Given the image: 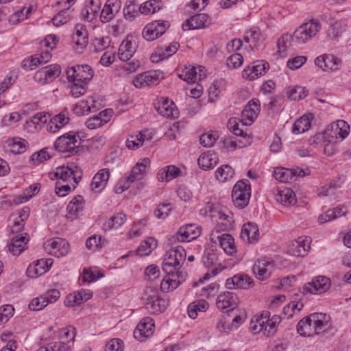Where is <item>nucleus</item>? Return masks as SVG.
<instances>
[{
    "mask_svg": "<svg viewBox=\"0 0 351 351\" xmlns=\"http://www.w3.org/2000/svg\"><path fill=\"white\" fill-rule=\"evenodd\" d=\"M329 316L325 313H315L302 319L297 324L298 332L304 337L313 336L328 328Z\"/></svg>",
    "mask_w": 351,
    "mask_h": 351,
    "instance_id": "f257e3e1",
    "label": "nucleus"
},
{
    "mask_svg": "<svg viewBox=\"0 0 351 351\" xmlns=\"http://www.w3.org/2000/svg\"><path fill=\"white\" fill-rule=\"evenodd\" d=\"M321 29V24L316 19L311 20L298 27L292 34L291 41L304 44L315 37Z\"/></svg>",
    "mask_w": 351,
    "mask_h": 351,
    "instance_id": "f03ea898",
    "label": "nucleus"
},
{
    "mask_svg": "<svg viewBox=\"0 0 351 351\" xmlns=\"http://www.w3.org/2000/svg\"><path fill=\"white\" fill-rule=\"evenodd\" d=\"M145 308L152 314H160L164 312L167 302L160 296L156 289L148 288L143 296Z\"/></svg>",
    "mask_w": 351,
    "mask_h": 351,
    "instance_id": "7ed1b4c3",
    "label": "nucleus"
},
{
    "mask_svg": "<svg viewBox=\"0 0 351 351\" xmlns=\"http://www.w3.org/2000/svg\"><path fill=\"white\" fill-rule=\"evenodd\" d=\"M251 196V188L247 180L238 181L232 191V199L236 207L243 208L247 206Z\"/></svg>",
    "mask_w": 351,
    "mask_h": 351,
    "instance_id": "20e7f679",
    "label": "nucleus"
},
{
    "mask_svg": "<svg viewBox=\"0 0 351 351\" xmlns=\"http://www.w3.org/2000/svg\"><path fill=\"white\" fill-rule=\"evenodd\" d=\"M92 68L87 64L77 65L68 69L67 79L69 82H78L86 85L93 77Z\"/></svg>",
    "mask_w": 351,
    "mask_h": 351,
    "instance_id": "39448f33",
    "label": "nucleus"
},
{
    "mask_svg": "<svg viewBox=\"0 0 351 351\" xmlns=\"http://www.w3.org/2000/svg\"><path fill=\"white\" fill-rule=\"evenodd\" d=\"M80 142L76 139L73 132L65 134L58 137L54 143L56 150L60 152H69L72 154L78 152Z\"/></svg>",
    "mask_w": 351,
    "mask_h": 351,
    "instance_id": "423d86ee",
    "label": "nucleus"
},
{
    "mask_svg": "<svg viewBox=\"0 0 351 351\" xmlns=\"http://www.w3.org/2000/svg\"><path fill=\"white\" fill-rule=\"evenodd\" d=\"M82 173L81 170L75 165H71L70 167H62L55 173V177H59L60 180L63 182L73 180L74 184L73 188L75 189L82 178Z\"/></svg>",
    "mask_w": 351,
    "mask_h": 351,
    "instance_id": "0eeeda50",
    "label": "nucleus"
},
{
    "mask_svg": "<svg viewBox=\"0 0 351 351\" xmlns=\"http://www.w3.org/2000/svg\"><path fill=\"white\" fill-rule=\"evenodd\" d=\"M169 27L168 21H154L145 27L143 32V36L147 40H154L162 35Z\"/></svg>",
    "mask_w": 351,
    "mask_h": 351,
    "instance_id": "6e6552de",
    "label": "nucleus"
},
{
    "mask_svg": "<svg viewBox=\"0 0 351 351\" xmlns=\"http://www.w3.org/2000/svg\"><path fill=\"white\" fill-rule=\"evenodd\" d=\"M330 286V280L326 276H317L304 285V289L308 293L316 294L326 291Z\"/></svg>",
    "mask_w": 351,
    "mask_h": 351,
    "instance_id": "1a4fd4ad",
    "label": "nucleus"
},
{
    "mask_svg": "<svg viewBox=\"0 0 351 351\" xmlns=\"http://www.w3.org/2000/svg\"><path fill=\"white\" fill-rule=\"evenodd\" d=\"M68 245L69 243L65 240L56 238L45 242L44 247L49 254L60 257L68 253Z\"/></svg>",
    "mask_w": 351,
    "mask_h": 351,
    "instance_id": "9d476101",
    "label": "nucleus"
},
{
    "mask_svg": "<svg viewBox=\"0 0 351 351\" xmlns=\"http://www.w3.org/2000/svg\"><path fill=\"white\" fill-rule=\"evenodd\" d=\"M269 69V64L263 60H258L253 65H249L242 72L243 78L248 80H254L263 75Z\"/></svg>",
    "mask_w": 351,
    "mask_h": 351,
    "instance_id": "9b49d317",
    "label": "nucleus"
},
{
    "mask_svg": "<svg viewBox=\"0 0 351 351\" xmlns=\"http://www.w3.org/2000/svg\"><path fill=\"white\" fill-rule=\"evenodd\" d=\"M315 63L324 71H334L340 68L341 60L332 55L324 54L318 56Z\"/></svg>",
    "mask_w": 351,
    "mask_h": 351,
    "instance_id": "f8f14e48",
    "label": "nucleus"
},
{
    "mask_svg": "<svg viewBox=\"0 0 351 351\" xmlns=\"http://www.w3.org/2000/svg\"><path fill=\"white\" fill-rule=\"evenodd\" d=\"M239 302V299L234 293L227 291L218 295L216 305L218 309L224 311L235 307Z\"/></svg>",
    "mask_w": 351,
    "mask_h": 351,
    "instance_id": "ddd939ff",
    "label": "nucleus"
},
{
    "mask_svg": "<svg viewBox=\"0 0 351 351\" xmlns=\"http://www.w3.org/2000/svg\"><path fill=\"white\" fill-rule=\"evenodd\" d=\"M154 324L150 317L143 318L136 326L134 330V337L141 340L143 337H148L153 334Z\"/></svg>",
    "mask_w": 351,
    "mask_h": 351,
    "instance_id": "4468645a",
    "label": "nucleus"
},
{
    "mask_svg": "<svg viewBox=\"0 0 351 351\" xmlns=\"http://www.w3.org/2000/svg\"><path fill=\"white\" fill-rule=\"evenodd\" d=\"M120 8V0H107L100 14L101 21L102 23L110 21L119 12Z\"/></svg>",
    "mask_w": 351,
    "mask_h": 351,
    "instance_id": "2eb2a0df",
    "label": "nucleus"
},
{
    "mask_svg": "<svg viewBox=\"0 0 351 351\" xmlns=\"http://www.w3.org/2000/svg\"><path fill=\"white\" fill-rule=\"evenodd\" d=\"M253 280L247 275L237 274L226 280V286L228 289H246L253 286Z\"/></svg>",
    "mask_w": 351,
    "mask_h": 351,
    "instance_id": "dca6fc26",
    "label": "nucleus"
},
{
    "mask_svg": "<svg viewBox=\"0 0 351 351\" xmlns=\"http://www.w3.org/2000/svg\"><path fill=\"white\" fill-rule=\"evenodd\" d=\"M199 234V228L190 223L180 228L176 234V239L180 242L190 241L196 239Z\"/></svg>",
    "mask_w": 351,
    "mask_h": 351,
    "instance_id": "f3484780",
    "label": "nucleus"
},
{
    "mask_svg": "<svg viewBox=\"0 0 351 351\" xmlns=\"http://www.w3.org/2000/svg\"><path fill=\"white\" fill-rule=\"evenodd\" d=\"M136 49L135 43H132L129 36L123 40L119 47V58L123 62H127L133 56Z\"/></svg>",
    "mask_w": 351,
    "mask_h": 351,
    "instance_id": "a211bd4d",
    "label": "nucleus"
},
{
    "mask_svg": "<svg viewBox=\"0 0 351 351\" xmlns=\"http://www.w3.org/2000/svg\"><path fill=\"white\" fill-rule=\"evenodd\" d=\"M110 178V171L108 169L99 170L93 177L90 184L92 191L101 192L106 186Z\"/></svg>",
    "mask_w": 351,
    "mask_h": 351,
    "instance_id": "6ab92c4d",
    "label": "nucleus"
},
{
    "mask_svg": "<svg viewBox=\"0 0 351 351\" xmlns=\"http://www.w3.org/2000/svg\"><path fill=\"white\" fill-rule=\"evenodd\" d=\"M310 249L308 240L300 237L289 245V252L294 256H304Z\"/></svg>",
    "mask_w": 351,
    "mask_h": 351,
    "instance_id": "aec40b11",
    "label": "nucleus"
},
{
    "mask_svg": "<svg viewBox=\"0 0 351 351\" xmlns=\"http://www.w3.org/2000/svg\"><path fill=\"white\" fill-rule=\"evenodd\" d=\"M259 111V101L258 99H253L245 106L241 112V117L243 119L249 121V124H251L254 119L257 117Z\"/></svg>",
    "mask_w": 351,
    "mask_h": 351,
    "instance_id": "412c9836",
    "label": "nucleus"
},
{
    "mask_svg": "<svg viewBox=\"0 0 351 351\" xmlns=\"http://www.w3.org/2000/svg\"><path fill=\"white\" fill-rule=\"evenodd\" d=\"M259 230L257 226L253 223L244 224L241 229V238L243 241L254 243L258 240Z\"/></svg>",
    "mask_w": 351,
    "mask_h": 351,
    "instance_id": "4be33fe9",
    "label": "nucleus"
},
{
    "mask_svg": "<svg viewBox=\"0 0 351 351\" xmlns=\"http://www.w3.org/2000/svg\"><path fill=\"white\" fill-rule=\"evenodd\" d=\"M208 16L205 14H198L192 16L182 25L184 31L203 28L207 22Z\"/></svg>",
    "mask_w": 351,
    "mask_h": 351,
    "instance_id": "5701e85b",
    "label": "nucleus"
},
{
    "mask_svg": "<svg viewBox=\"0 0 351 351\" xmlns=\"http://www.w3.org/2000/svg\"><path fill=\"white\" fill-rule=\"evenodd\" d=\"M150 160L148 158L141 159L137 164L132 168V170L128 177L130 182H134L136 180H141L145 173L146 168L149 165Z\"/></svg>",
    "mask_w": 351,
    "mask_h": 351,
    "instance_id": "b1692460",
    "label": "nucleus"
},
{
    "mask_svg": "<svg viewBox=\"0 0 351 351\" xmlns=\"http://www.w3.org/2000/svg\"><path fill=\"white\" fill-rule=\"evenodd\" d=\"M179 269L180 267L177 265V262H176L174 252L173 251V248H171L165 254L162 270L168 275H171L173 277H175L174 271ZM178 275V274H176V276Z\"/></svg>",
    "mask_w": 351,
    "mask_h": 351,
    "instance_id": "393cba45",
    "label": "nucleus"
},
{
    "mask_svg": "<svg viewBox=\"0 0 351 351\" xmlns=\"http://www.w3.org/2000/svg\"><path fill=\"white\" fill-rule=\"evenodd\" d=\"M28 239L22 235L14 237L8 245L10 253L14 256L20 255L25 249Z\"/></svg>",
    "mask_w": 351,
    "mask_h": 351,
    "instance_id": "a878e982",
    "label": "nucleus"
},
{
    "mask_svg": "<svg viewBox=\"0 0 351 351\" xmlns=\"http://www.w3.org/2000/svg\"><path fill=\"white\" fill-rule=\"evenodd\" d=\"M226 317H229L230 322L239 327L241 323L246 319V313L244 309L239 308L236 306L225 311Z\"/></svg>",
    "mask_w": 351,
    "mask_h": 351,
    "instance_id": "bb28decb",
    "label": "nucleus"
},
{
    "mask_svg": "<svg viewBox=\"0 0 351 351\" xmlns=\"http://www.w3.org/2000/svg\"><path fill=\"white\" fill-rule=\"evenodd\" d=\"M75 29V33L73 36V40L82 50L88 44V33L82 24H77Z\"/></svg>",
    "mask_w": 351,
    "mask_h": 351,
    "instance_id": "cd10ccee",
    "label": "nucleus"
},
{
    "mask_svg": "<svg viewBox=\"0 0 351 351\" xmlns=\"http://www.w3.org/2000/svg\"><path fill=\"white\" fill-rule=\"evenodd\" d=\"M157 111L162 116L167 118H176L178 117V110L173 101L168 99L164 100L157 108Z\"/></svg>",
    "mask_w": 351,
    "mask_h": 351,
    "instance_id": "c85d7f7f",
    "label": "nucleus"
},
{
    "mask_svg": "<svg viewBox=\"0 0 351 351\" xmlns=\"http://www.w3.org/2000/svg\"><path fill=\"white\" fill-rule=\"evenodd\" d=\"M47 121L46 113L38 112L26 121L25 128L28 132H33L34 130H38L41 124L45 123Z\"/></svg>",
    "mask_w": 351,
    "mask_h": 351,
    "instance_id": "c756f323",
    "label": "nucleus"
},
{
    "mask_svg": "<svg viewBox=\"0 0 351 351\" xmlns=\"http://www.w3.org/2000/svg\"><path fill=\"white\" fill-rule=\"evenodd\" d=\"M211 217L215 219L217 223L223 226V230H228L232 228V217L223 210H212Z\"/></svg>",
    "mask_w": 351,
    "mask_h": 351,
    "instance_id": "7c9ffc66",
    "label": "nucleus"
},
{
    "mask_svg": "<svg viewBox=\"0 0 351 351\" xmlns=\"http://www.w3.org/2000/svg\"><path fill=\"white\" fill-rule=\"evenodd\" d=\"M127 217L122 213H119L112 216L109 220L103 224L102 229L106 232L112 228H118L121 226L126 221Z\"/></svg>",
    "mask_w": 351,
    "mask_h": 351,
    "instance_id": "2f4dec72",
    "label": "nucleus"
},
{
    "mask_svg": "<svg viewBox=\"0 0 351 351\" xmlns=\"http://www.w3.org/2000/svg\"><path fill=\"white\" fill-rule=\"evenodd\" d=\"M217 239L220 246L227 254L232 255L237 252L234 238L230 234H223Z\"/></svg>",
    "mask_w": 351,
    "mask_h": 351,
    "instance_id": "473e14b6",
    "label": "nucleus"
},
{
    "mask_svg": "<svg viewBox=\"0 0 351 351\" xmlns=\"http://www.w3.org/2000/svg\"><path fill=\"white\" fill-rule=\"evenodd\" d=\"M197 163L200 168L207 170L213 168L217 164V158L215 154L203 153L199 156Z\"/></svg>",
    "mask_w": 351,
    "mask_h": 351,
    "instance_id": "72a5a7b5",
    "label": "nucleus"
},
{
    "mask_svg": "<svg viewBox=\"0 0 351 351\" xmlns=\"http://www.w3.org/2000/svg\"><path fill=\"white\" fill-rule=\"evenodd\" d=\"M344 125L345 121L343 120H338L336 122L332 123L330 125H328L325 130L324 134L326 137L328 138L330 142L338 140L339 138L340 127H343Z\"/></svg>",
    "mask_w": 351,
    "mask_h": 351,
    "instance_id": "f704fd0d",
    "label": "nucleus"
},
{
    "mask_svg": "<svg viewBox=\"0 0 351 351\" xmlns=\"http://www.w3.org/2000/svg\"><path fill=\"white\" fill-rule=\"evenodd\" d=\"M276 200L285 206L293 205L296 202L295 195L290 189L280 191L276 196Z\"/></svg>",
    "mask_w": 351,
    "mask_h": 351,
    "instance_id": "c9c22d12",
    "label": "nucleus"
},
{
    "mask_svg": "<svg viewBox=\"0 0 351 351\" xmlns=\"http://www.w3.org/2000/svg\"><path fill=\"white\" fill-rule=\"evenodd\" d=\"M60 73V66L58 64H51L45 66L36 73V76L40 75L42 77L45 76L46 80H53L57 77Z\"/></svg>",
    "mask_w": 351,
    "mask_h": 351,
    "instance_id": "e433bc0d",
    "label": "nucleus"
},
{
    "mask_svg": "<svg viewBox=\"0 0 351 351\" xmlns=\"http://www.w3.org/2000/svg\"><path fill=\"white\" fill-rule=\"evenodd\" d=\"M208 308V303L206 300L193 302L188 306L189 316L192 319H195L197 317V312H204Z\"/></svg>",
    "mask_w": 351,
    "mask_h": 351,
    "instance_id": "4c0bfd02",
    "label": "nucleus"
},
{
    "mask_svg": "<svg viewBox=\"0 0 351 351\" xmlns=\"http://www.w3.org/2000/svg\"><path fill=\"white\" fill-rule=\"evenodd\" d=\"M311 127V119L306 116H302L295 121L292 132L295 134H300L308 130Z\"/></svg>",
    "mask_w": 351,
    "mask_h": 351,
    "instance_id": "58836bf2",
    "label": "nucleus"
},
{
    "mask_svg": "<svg viewBox=\"0 0 351 351\" xmlns=\"http://www.w3.org/2000/svg\"><path fill=\"white\" fill-rule=\"evenodd\" d=\"M157 242L155 239L150 237L141 242V245L136 250V254L139 256H146L156 247Z\"/></svg>",
    "mask_w": 351,
    "mask_h": 351,
    "instance_id": "ea45409f",
    "label": "nucleus"
},
{
    "mask_svg": "<svg viewBox=\"0 0 351 351\" xmlns=\"http://www.w3.org/2000/svg\"><path fill=\"white\" fill-rule=\"evenodd\" d=\"M83 197L82 195L75 196L68 204L67 210L69 215H76L83 209Z\"/></svg>",
    "mask_w": 351,
    "mask_h": 351,
    "instance_id": "a19ab883",
    "label": "nucleus"
},
{
    "mask_svg": "<svg viewBox=\"0 0 351 351\" xmlns=\"http://www.w3.org/2000/svg\"><path fill=\"white\" fill-rule=\"evenodd\" d=\"M90 4L93 7L91 8H84L82 10V14L85 19L88 21H92L95 14L98 12V10L99 8V0H91Z\"/></svg>",
    "mask_w": 351,
    "mask_h": 351,
    "instance_id": "79ce46f5",
    "label": "nucleus"
},
{
    "mask_svg": "<svg viewBox=\"0 0 351 351\" xmlns=\"http://www.w3.org/2000/svg\"><path fill=\"white\" fill-rule=\"evenodd\" d=\"M90 103H95L93 97H89L86 100H82L75 105L74 111L79 115L84 114L91 112Z\"/></svg>",
    "mask_w": 351,
    "mask_h": 351,
    "instance_id": "37998d69",
    "label": "nucleus"
},
{
    "mask_svg": "<svg viewBox=\"0 0 351 351\" xmlns=\"http://www.w3.org/2000/svg\"><path fill=\"white\" fill-rule=\"evenodd\" d=\"M234 175V170L228 165H222L215 172L216 178L218 180L224 182Z\"/></svg>",
    "mask_w": 351,
    "mask_h": 351,
    "instance_id": "c03bdc74",
    "label": "nucleus"
},
{
    "mask_svg": "<svg viewBox=\"0 0 351 351\" xmlns=\"http://www.w3.org/2000/svg\"><path fill=\"white\" fill-rule=\"evenodd\" d=\"M281 318L279 315H274L270 319L265 321L264 327L265 332L269 336L274 334L277 329V326L280 322Z\"/></svg>",
    "mask_w": 351,
    "mask_h": 351,
    "instance_id": "a18cd8bd",
    "label": "nucleus"
},
{
    "mask_svg": "<svg viewBox=\"0 0 351 351\" xmlns=\"http://www.w3.org/2000/svg\"><path fill=\"white\" fill-rule=\"evenodd\" d=\"M46 265H47V262L44 259L39 260L34 266L29 265L27 268V272L31 277H34V275L32 274L33 272L36 276H40L47 271L45 267Z\"/></svg>",
    "mask_w": 351,
    "mask_h": 351,
    "instance_id": "49530a36",
    "label": "nucleus"
},
{
    "mask_svg": "<svg viewBox=\"0 0 351 351\" xmlns=\"http://www.w3.org/2000/svg\"><path fill=\"white\" fill-rule=\"evenodd\" d=\"M145 139V135L139 132L136 135H131L126 141V146L130 149L138 148L143 145Z\"/></svg>",
    "mask_w": 351,
    "mask_h": 351,
    "instance_id": "de8ad7c7",
    "label": "nucleus"
},
{
    "mask_svg": "<svg viewBox=\"0 0 351 351\" xmlns=\"http://www.w3.org/2000/svg\"><path fill=\"white\" fill-rule=\"evenodd\" d=\"M308 94V90L302 86H295L289 93V99L291 100H300L306 97Z\"/></svg>",
    "mask_w": 351,
    "mask_h": 351,
    "instance_id": "09e8293b",
    "label": "nucleus"
},
{
    "mask_svg": "<svg viewBox=\"0 0 351 351\" xmlns=\"http://www.w3.org/2000/svg\"><path fill=\"white\" fill-rule=\"evenodd\" d=\"M216 328L221 332H228L237 328L238 327L235 326L232 322H230L229 317H226L223 315L222 318L217 322Z\"/></svg>",
    "mask_w": 351,
    "mask_h": 351,
    "instance_id": "8fccbe9b",
    "label": "nucleus"
},
{
    "mask_svg": "<svg viewBox=\"0 0 351 351\" xmlns=\"http://www.w3.org/2000/svg\"><path fill=\"white\" fill-rule=\"evenodd\" d=\"M246 123L244 124L243 122L237 120L236 118H231L229 119L227 123V127L228 130L232 132L236 136H243V131L240 128V126H244V125H247Z\"/></svg>",
    "mask_w": 351,
    "mask_h": 351,
    "instance_id": "3c124183",
    "label": "nucleus"
},
{
    "mask_svg": "<svg viewBox=\"0 0 351 351\" xmlns=\"http://www.w3.org/2000/svg\"><path fill=\"white\" fill-rule=\"evenodd\" d=\"M8 145L10 147V152L14 154H21L26 149V143L24 141L13 138L9 140Z\"/></svg>",
    "mask_w": 351,
    "mask_h": 351,
    "instance_id": "603ef678",
    "label": "nucleus"
},
{
    "mask_svg": "<svg viewBox=\"0 0 351 351\" xmlns=\"http://www.w3.org/2000/svg\"><path fill=\"white\" fill-rule=\"evenodd\" d=\"M172 206L169 203L159 204L154 210V215L158 219H165L169 215Z\"/></svg>",
    "mask_w": 351,
    "mask_h": 351,
    "instance_id": "864d4df0",
    "label": "nucleus"
},
{
    "mask_svg": "<svg viewBox=\"0 0 351 351\" xmlns=\"http://www.w3.org/2000/svg\"><path fill=\"white\" fill-rule=\"evenodd\" d=\"M181 280H177L175 277L171 275H169L167 280H162L160 286L162 289H165V285H167V291H173L176 289L181 283Z\"/></svg>",
    "mask_w": 351,
    "mask_h": 351,
    "instance_id": "5fc2aeb1",
    "label": "nucleus"
},
{
    "mask_svg": "<svg viewBox=\"0 0 351 351\" xmlns=\"http://www.w3.org/2000/svg\"><path fill=\"white\" fill-rule=\"evenodd\" d=\"M136 7V4L132 1L126 3L123 11L126 19L132 20L138 14Z\"/></svg>",
    "mask_w": 351,
    "mask_h": 351,
    "instance_id": "6e6d98bb",
    "label": "nucleus"
},
{
    "mask_svg": "<svg viewBox=\"0 0 351 351\" xmlns=\"http://www.w3.org/2000/svg\"><path fill=\"white\" fill-rule=\"evenodd\" d=\"M156 0H149L143 3L138 8L139 12L142 14H147L149 13H154L156 12V8L160 10L158 6L155 5Z\"/></svg>",
    "mask_w": 351,
    "mask_h": 351,
    "instance_id": "4d7b16f0",
    "label": "nucleus"
},
{
    "mask_svg": "<svg viewBox=\"0 0 351 351\" xmlns=\"http://www.w3.org/2000/svg\"><path fill=\"white\" fill-rule=\"evenodd\" d=\"M217 138V135L214 132H208L202 134L199 138L200 144L204 147H211Z\"/></svg>",
    "mask_w": 351,
    "mask_h": 351,
    "instance_id": "13d9d810",
    "label": "nucleus"
},
{
    "mask_svg": "<svg viewBox=\"0 0 351 351\" xmlns=\"http://www.w3.org/2000/svg\"><path fill=\"white\" fill-rule=\"evenodd\" d=\"M47 298L42 295L33 299L29 304V308L32 311H40L47 306Z\"/></svg>",
    "mask_w": 351,
    "mask_h": 351,
    "instance_id": "bf43d9fd",
    "label": "nucleus"
},
{
    "mask_svg": "<svg viewBox=\"0 0 351 351\" xmlns=\"http://www.w3.org/2000/svg\"><path fill=\"white\" fill-rule=\"evenodd\" d=\"M243 62V56L240 53H234L227 59L226 65L230 69H236L239 67Z\"/></svg>",
    "mask_w": 351,
    "mask_h": 351,
    "instance_id": "052dcab7",
    "label": "nucleus"
},
{
    "mask_svg": "<svg viewBox=\"0 0 351 351\" xmlns=\"http://www.w3.org/2000/svg\"><path fill=\"white\" fill-rule=\"evenodd\" d=\"M104 239L101 237H97L96 235L90 237L86 241V246L88 250L100 248L103 246Z\"/></svg>",
    "mask_w": 351,
    "mask_h": 351,
    "instance_id": "680f3d73",
    "label": "nucleus"
},
{
    "mask_svg": "<svg viewBox=\"0 0 351 351\" xmlns=\"http://www.w3.org/2000/svg\"><path fill=\"white\" fill-rule=\"evenodd\" d=\"M51 156L48 153L47 149H43L40 152L34 153L31 156V160L35 162V164H40L44 161L49 160Z\"/></svg>",
    "mask_w": 351,
    "mask_h": 351,
    "instance_id": "e2e57ef3",
    "label": "nucleus"
},
{
    "mask_svg": "<svg viewBox=\"0 0 351 351\" xmlns=\"http://www.w3.org/2000/svg\"><path fill=\"white\" fill-rule=\"evenodd\" d=\"M292 35L288 34H283L277 41V47L279 53H284L289 47V43L291 40Z\"/></svg>",
    "mask_w": 351,
    "mask_h": 351,
    "instance_id": "0e129e2a",
    "label": "nucleus"
},
{
    "mask_svg": "<svg viewBox=\"0 0 351 351\" xmlns=\"http://www.w3.org/2000/svg\"><path fill=\"white\" fill-rule=\"evenodd\" d=\"M253 272L256 274L257 278L261 280L267 278L271 273L269 268L263 267L260 264L254 265Z\"/></svg>",
    "mask_w": 351,
    "mask_h": 351,
    "instance_id": "69168bd1",
    "label": "nucleus"
},
{
    "mask_svg": "<svg viewBox=\"0 0 351 351\" xmlns=\"http://www.w3.org/2000/svg\"><path fill=\"white\" fill-rule=\"evenodd\" d=\"M178 76L188 83L195 82L197 80L196 69L193 66L185 71L183 73L179 74Z\"/></svg>",
    "mask_w": 351,
    "mask_h": 351,
    "instance_id": "338daca9",
    "label": "nucleus"
},
{
    "mask_svg": "<svg viewBox=\"0 0 351 351\" xmlns=\"http://www.w3.org/2000/svg\"><path fill=\"white\" fill-rule=\"evenodd\" d=\"M173 251L174 252L175 254V259L176 262H177V265H178L179 267H180L182 264L184 262L186 259V251L182 246L180 245L173 247Z\"/></svg>",
    "mask_w": 351,
    "mask_h": 351,
    "instance_id": "774afa93",
    "label": "nucleus"
}]
</instances>
